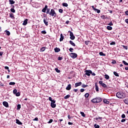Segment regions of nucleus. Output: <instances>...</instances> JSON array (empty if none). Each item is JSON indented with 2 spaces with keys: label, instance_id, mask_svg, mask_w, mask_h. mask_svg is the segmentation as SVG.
Segmentation results:
<instances>
[{
  "label": "nucleus",
  "instance_id": "obj_1",
  "mask_svg": "<svg viewBox=\"0 0 128 128\" xmlns=\"http://www.w3.org/2000/svg\"><path fill=\"white\" fill-rule=\"evenodd\" d=\"M46 14H49L50 16H54V18H56V11L54 8L51 9V10L50 8H48L47 11L46 12Z\"/></svg>",
  "mask_w": 128,
  "mask_h": 128
},
{
  "label": "nucleus",
  "instance_id": "obj_2",
  "mask_svg": "<svg viewBox=\"0 0 128 128\" xmlns=\"http://www.w3.org/2000/svg\"><path fill=\"white\" fill-rule=\"evenodd\" d=\"M116 96L118 98H124V94L122 92H118L116 93Z\"/></svg>",
  "mask_w": 128,
  "mask_h": 128
},
{
  "label": "nucleus",
  "instance_id": "obj_3",
  "mask_svg": "<svg viewBox=\"0 0 128 128\" xmlns=\"http://www.w3.org/2000/svg\"><path fill=\"white\" fill-rule=\"evenodd\" d=\"M70 58L74 59L76 58H78V54H76V53L71 52L70 54Z\"/></svg>",
  "mask_w": 128,
  "mask_h": 128
},
{
  "label": "nucleus",
  "instance_id": "obj_4",
  "mask_svg": "<svg viewBox=\"0 0 128 128\" xmlns=\"http://www.w3.org/2000/svg\"><path fill=\"white\" fill-rule=\"evenodd\" d=\"M68 32H70V40H74V38H76V37L74 35V33L72 32L71 31H70V30H69Z\"/></svg>",
  "mask_w": 128,
  "mask_h": 128
},
{
  "label": "nucleus",
  "instance_id": "obj_5",
  "mask_svg": "<svg viewBox=\"0 0 128 128\" xmlns=\"http://www.w3.org/2000/svg\"><path fill=\"white\" fill-rule=\"evenodd\" d=\"M98 82L99 84L102 86V88H108V86H106V84L103 83L102 81H99Z\"/></svg>",
  "mask_w": 128,
  "mask_h": 128
},
{
  "label": "nucleus",
  "instance_id": "obj_6",
  "mask_svg": "<svg viewBox=\"0 0 128 128\" xmlns=\"http://www.w3.org/2000/svg\"><path fill=\"white\" fill-rule=\"evenodd\" d=\"M85 72V74L86 76H90V74H92V71L91 70H86Z\"/></svg>",
  "mask_w": 128,
  "mask_h": 128
},
{
  "label": "nucleus",
  "instance_id": "obj_7",
  "mask_svg": "<svg viewBox=\"0 0 128 128\" xmlns=\"http://www.w3.org/2000/svg\"><path fill=\"white\" fill-rule=\"evenodd\" d=\"M42 12H48V6L46 5L44 8L42 10Z\"/></svg>",
  "mask_w": 128,
  "mask_h": 128
},
{
  "label": "nucleus",
  "instance_id": "obj_8",
  "mask_svg": "<svg viewBox=\"0 0 128 128\" xmlns=\"http://www.w3.org/2000/svg\"><path fill=\"white\" fill-rule=\"evenodd\" d=\"M2 104L6 108H8V102L6 101L3 102Z\"/></svg>",
  "mask_w": 128,
  "mask_h": 128
},
{
  "label": "nucleus",
  "instance_id": "obj_9",
  "mask_svg": "<svg viewBox=\"0 0 128 128\" xmlns=\"http://www.w3.org/2000/svg\"><path fill=\"white\" fill-rule=\"evenodd\" d=\"M71 88H72V85H70V84H68L66 88V90H70Z\"/></svg>",
  "mask_w": 128,
  "mask_h": 128
},
{
  "label": "nucleus",
  "instance_id": "obj_10",
  "mask_svg": "<svg viewBox=\"0 0 128 128\" xmlns=\"http://www.w3.org/2000/svg\"><path fill=\"white\" fill-rule=\"evenodd\" d=\"M47 18H48L44 19V22L46 26H48V20H46Z\"/></svg>",
  "mask_w": 128,
  "mask_h": 128
},
{
  "label": "nucleus",
  "instance_id": "obj_11",
  "mask_svg": "<svg viewBox=\"0 0 128 128\" xmlns=\"http://www.w3.org/2000/svg\"><path fill=\"white\" fill-rule=\"evenodd\" d=\"M82 82H78L75 84V88H78V86H82Z\"/></svg>",
  "mask_w": 128,
  "mask_h": 128
},
{
  "label": "nucleus",
  "instance_id": "obj_12",
  "mask_svg": "<svg viewBox=\"0 0 128 128\" xmlns=\"http://www.w3.org/2000/svg\"><path fill=\"white\" fill-rule=\"evenodd\" d=\"M96 100L97 104H98V102H102V98L100 97L96 98Z\"/></svg>",
  "mask_w": 128,
  "mask_h": 128
},
{
  "label": "nucleus",
  "instance_id": "obj_13",
  "mask_svg": "<svg viewBox=\"0 0 128 128\" xmlns=\"http://www.w3.org/2000/svg\"><path fill=\"white\" fill-rule=\"evenodd\" d=\"M60 36V42H62L64 40V35H62V34H61Z\"/></svg>",
  "mask_w": 128,
  "mask_h": 128
},
{
  "label": "nucleus",
  "instance_id": "obj_14",
  "mask_svg": "<svg viewBox=\"0 0 128 128\" xmlns=\"http://www.w3.org/2000/svg\"><path fill=\"white\" fill-rule=\"evenodd\" d=\"M16 124H20V126H22V122L20 121L18 119L16 120Z\"/></svg>",
  "mask_w": 128,
  "mask_h": 128
},
{
  "label": "nucleus",
  "instance_id": "obj_15",
  "mask_svg": "<svg viewBox=\"0 0 128 128\" xmlns=\"http://www.w3.org/2000/svg\"><path fill=\"white\" fill-rule=\"evenodd\" d=\"M50 106L52 108H54L56 106V104L55 103H50Z\"/></svg>",
  "mask_w": 128,
  "mask_h": 128
},
{
  "label": "nucleus",
  "instance_id": "obj_16",
  "mask_svg": "<svg viewBox=\"0 0 128 128\" xmlns=\"http://www.w3.org/2000/svg\"><path fill=\"white\" fill-rule=\"evenodd\" d=\"M28 20L26 19L24 21L22 24L23 26H26V24H28Z\"/></svg>",
  "mask_w": 128,
  "mask_h": 128
},
{
  "label": "nucleus",
  "instance_id": "obj_17",
  "mask_svg": "<svg viewBox=\"0 0 128 128\" xmlns=\"http://www.w3.org/2000/svg\"><path fill=\"white\" fill-rule=\"evenodd\" d=\"M54 52H60V48H54Z\"/></svg>",
  "mask_w": 128,
  "mask_h": 128
},
{
  "label": "nucleus",
  "instance_id": "obj_18",
  "mask_svg": "<svg viewBox=\"0 0 128 128\" xmlns=\"http://www.w3.org/2000/svg\"><path fill=\"white\" fill-rule=\"evenodd\" d=\"M92 102H93L94 104H98V102H97V101H96V98H93V99L92 100Z\"/></svg>",
  "mask_w": 128,
  "mask_h": 128
},
{
  "label": "nucleus",
  "instance_id": "obj_19",
  "mask_svg": "<svg viewBox=\"0 0 128 128\" xmlns=\"http://www.w3.org/2000/svg\"><path fill=\"white\" fill-rule=\"evenodd\" d=\"M69 42L71 46H76V44L72 41L70 40Z\"/></svg>",
  "mask_w": 128,
  "mask_h": 128
},
{
  "label": "nucleus",
  "instance_id": "obj_20",
  "mask_svg": "<svg viewBox=\"0 0 128 128\" xmlns=\"http://www.w3.org/2000/svg\"><path fill=\"white\" fill-rule=\"evenodd\" d=\"M99 54L101 56H106V54H104V52H99Z\"/></svg>",
  "mask_w": 128,
  "mask_h": 128
},
{
  "label": "nucleus",
  "instance_id": "obj_21",
  "mask_svg": "<svg viewBox=\"0 0 128 128\" xmlns=\"http://www.w3.org/2000/svg\"><path fill=\"white\" fill-rule=\"evenodd\" d=\"M103 102L104 104H110V101L106 100V99L104 100Z\"/></svg>",
  "mask_w": 128,
  "mask_h": 128
},
{
  "label": "nucleus",
  "instance_id": "obj_22",
  "mask_svg": "<svg viewBox=\"0 0 128 128\" xmlns=\"http://www.w3.org/2000/svg\"><path fill=\"white\" fill-rule=\"evenodd\" d=\"M95 88L96 92H98V84H95Z\"/></svg>",
  "mask_w": 128,
  "mask_h": 128
},
{
  "label": "nucleus",
  "instance_id": "obj_23",
  "mask_svg": "<svg viewBox=\"0 0 128 128\" xmlns=\"http://www.w3.org/2000/svg\"><path fill=\"white\" fill-rule=\"evenodd\" d=\"M10 17L11 18H12V20H14V14L12 13H11L10 14Z\"/></svg>",
  "mask_w": 128,
  "mask_h": 128
},
{
  "label": "nucleus",
  "instance_id": "obj_24",
  "mask_svg": "<svg viewBox=\"0 0 128 128\" xmlns=\"http://www.w3.org/2000/svg\"><path fill=\"white\" fill-rule=\"evenodd\" d=\"M4 32H6V36H10V31L6 30Z\"/></svg>",
  "mask_w": 128,
  "mask_h": 128
},
{
  "label": "nucleus",
  "instance_id": "obj_25",
  "mask_svg": "<svg viewBox=\"0 0 128 128\" xmlns=\"http://www.w3.org/2000/svg\"><path fill=\"white\" fill-rule=\"evenodd\" d=\"M10 4H14L16 2L14 0H9Z\"/></svg>",
  "mask_w": 128,
  "mask_h": 128
},
{
  "label": "nucleus",
  "instance_id": "obj_26",
  "mask_svg": "<svg viewBox=\"0 0 128 128\" xmlns=\"http://www.w3.org/2000/svg\"><path fill=\"white\" fill-rule=\"evenodd\" d=\"M70 98V95L68 94L64 97V100H68V98Z\"/></svg>",
  "mask_w": 128,
  "mask_h": 128
},
{
  "label": "nucleus",
  "instance_id": "obj_27",
  "mask_svg": "<svg viewBox=\"0 0 128 128\" xmlns=\"http://www.w3.org/2000/svg\"><path fill=\"white\" fill-rule=\"evenodd\" d=\"M104 78H106V80H110V76L106 74L104 75Z\"/></svg>",
  "mask_w": 128,
  "mask_h": 128
},
{
  "label": "nucleus",
  "instance_id": "obj_28",
  "mask_svg": "<svg viewBox=\"0 0 128 128\" xmlns=\"http://www.w3.org/2000/svg\"><path fill=\"white\" fill-rule=\"evenodd\" d=\"M113 74L115 76H120V75L118 72H114Z\"/></svg>",
  "mask_w": 128,
  "mask_h": 128
},
{
  "label": "nucleus",
  "instance_id": "obj_29",
  "mask_svg": "<svg viewBox=\"0 0 128 128\" xmlns=\"http://www.w3.org/2000/svg\"><path fill=\"white\" fill-rule=\"evenodd\" d=\"M106 28L108 30H112V27L110 26H107Z\"/></svg>",
  "mask_w": 128,
  "mask_h": 128
},
{
  "label": "nucleus",
  "instance_id": "obj_30",
  "mask_svg": "<svg viewBox=\"0 0 128 128\" xmlns=\"http://www.w3.org/2000/svg\"><path fill=\"white\" fill-rule=\"evenodd\" d=\"M22 108V106H21L20 104H18L17 105L16 110H20V108Z\"/></svg>",
  "mask_w": 128,
  "mask_h": 128
},
{
  "label": "nucleus",
  "instance_id": "obj_31",
  "mask_svg": "<svg viewBox=\"0 0 128 128\" xmlns=\"http://www.w3.org/2000/svg\"><path fill=\"white\" fill-rule=\"evenodd\" d=\"M10 10L11 12H13V13L16 12V10L14 8H11Z\"/></svg>",
  "mask_w": 128,
  "mask_h": 128
},
{
  "label": "nucleus",
  "instance_id": "obj_32",
  "mask_svg": "<svg viewBox=\"0 0 128 128\" xmlns=\"http://www.w3.org/2000/svg\"><path fill=\"white\" fill-rule=\"evenodd\" d=\"M124 102L126 104H128V98L124 100Z\"/></svg>",
  "mask_w": 128,
  "mask_h": 128
},
{
  "label": "nucleus",
  "instance_id": "obj_33",
  "mask_svg": "<svg viewBox=\"0 0 128 128\" xmlns=\"http://www.w3.org/2000/svg\"><path fill=\"white\" fill-rule=\"evenodd\" d=\"M94 12H97V14H100V10H98V9H95V10H94Z\"/></svg>",
  "mask_w": 128,
  "mask_h": 128
},
{
  "label": "nucleus",
  "instance_id": "obj_34",
  "mask_svg": "<svg viewBox=\"0 0 128 128\" xmlns=\"http://www.w3.org/2000/svg\"><path fill=\"white\" fill-rule=\"evenodd\" d=\"M122 64H124L125 66H128V63L126 62V61L124 60H122Z\"/></svg>",
  "mask_w": 128,
  "mask_h": 128
},
{
  "label": "nucleus",
  "instance_id": "obj_35",
  "mask_svg": "<svg viewBox=\"0 0 128 128\" xmlns=\"http://www.w3.org/2000/svg\"><path fill=\"white\" fill-rule=\"evenodd\" d=\"M17 92H18V90H16V89H14L13 90L14 94H16Z\"/></svg>",
  "mask_w": 128,
  "mask_h": 128
},
{
  "label": "nucleus",
  "instance_id": "obj_36",
  "mask_svg": "<svg viewBox=\"0 0 128 128\" xmlns=\"http://www.w3.org/2000/svg\"><path fill=\"white\" fill-rule=\"evenodd\" d=\"M10 86H14L16 84V82H10L9 83Z\"/></svg>",
  "mask_w": 128,
  "mask_h": 128
},
{
  "label": "nucleus",
  "instance_id": "obj_37",
  "mask_svg": "<svg viewBox=\"0 0 128 128\" xmlns=\"http://www.w3.org/2000/svg\"><path fill=\"white\" fill-rule=\"evenodd\" d=\"M44 50H46V47H42L40 48V51L41 52H44Z\"/></svg>",
  "mask_w": 128,
  "mask_h": 128
},
{
  "label": "nucleus",
  "instance_id": "obj_38",
  "mask_svg": "<svg viewBox=\"0 0 128 128\" xmlns=\"http://www.w3.org/2000/svg\"><path fill=\"white\" fill-rule=\"evenodd\" d=\"M55 70L56 72H58V73L60 72V70H58V68H56Z\"/></svg>",
  "mask_w": 128,
  "mask_h": 128
},
{
  "label": "nucleus",
  "instance_id": "obj_39",
  "mask_svg": "<svg viewBox=\"0 0 128 128\" xmlns=\"http://www.w3.org/2000/svg\"><path fill=\"white\" fill-rule=\"evenodd\" d=\"M81 116H83V118H84L86 116V114H84V112H80Z\"/></svg>",
  "mask_w": 128,
  "mask_h": 128
},
{
  "label": "nucleus",
  "instance_id": "obj_40",
  "mask_svg": "<svg viewBox=\"0 0 128 128\" xmlns=\"http://www.w3.org/2000/svg\"><path fill=\"white\" fill-rule=\"evenodd\" d=\"M94 128H100V126L98 125L97 124H94Z\"/></svg>",
  "mask_w": 128,
  "mask_h": 128
},
{
  "label": "nucleus",
  "instance_id": "obj_41",
  "mask_svg": "<svg viewBox=\"0 0 128 128\" xmlns=\"http://www.w3.org/2000/svg\"><path fill=\"white\" fill-rule=\"evenodd\" d=\"M89 96H90V94H89L88 93H86V94H84L85 98H88Z\"/></svg>",
  "mask_w": 128,
  "mask_h": 128
},
{
  "label": "nucleus",
  "instance_id": "obj_42",
  "mask_svg": "<svg viewBox=\"0 0 128 128\" xmlns=\"http://www.w3.org/2000/svg\"><path fill=\"white\" fill-rule=\"evenodd\" d=\"M82 88H87V86H88V85H86V84H82Z\"/></svg>",
  "mask_w": 128,
  "mask_h": 128
},
{
  "label": "nucleus",
  "instance_id": "obj_43",
  "mask_svg": "<svg viewBox=\"0 0 128 128\" xmlns=\"http://www.w3.org/2000/svg\"><path fill=\"white\" fill-rule=\"evenodd\" d=\"M62 6H66V7L68 6V4L67 3L64 2V3L62 4Z\"/></svg>",
  "mask_w": 128,
  "mask_h": 128
},
{
  "label": "nucleus",
  "instance_id": "obj_44",
  "mask_svg": "<svg viewBox=\"0 0 128 128\" xmlns=\"http://www.w3.org/2000/svg\"><path fill=\"white\" fill-rule=\"evenodd\" d=\"M15 94H16V96H20V92H18Z\"/></svg>",
  "mask_w": 128,
  "mask_h": 128
},
{
  "label": "nucleus",
  "instance_id": "obj_45",
  "mask_svg": "<svg viewBox=\"0 0 128 128\" xmlns=\"http://www.w3.org/2000/svg\"><path fill=\"white\" fill-rule=\"evenodd\" d=\"M125 86H126V88H128V80L125 81Z\"/></svg>",
  "mask_w": 128,
  "mask_h": 128
},
{
  "label": "nucleus",
  "instance_id": "obj_46",
  "mask_svg": "<svg viewBox=\"0 0 128 128\" xmlns=\"http://www.w3.org/2000/svg\"><path fill=\"white\" fill-rule=\"evenodd\" d=\"M110 46H114L116 44V42H112L110 43Z\"/></svg>",
  "mask_w": 128,
  "mask_h": 128
},
{
  "label": "nucleus",
  "instance_id": "obj_47",
  "mask_svg": "<svg viewBox=\"0 0 128 128\" xmlns=\"http://www.w3.org/2000/svg\"><path fill=\"white\" fill-rule=\"evenodd\" d=\"M54 122V120L52 119H50L48 122V124H52Z\"/></svg>",
  "mask_w": 128,
  "mask_h": 128
},
{
  "label": "nucleus",
  "instance_id": "obj_48",
  "mask_svg": "<svg viewBox=\"0 0 128 128\" xmlns=\"http://www.w3.org/2000/svg\"><path fill=\"white\" fill-rule=\"evenodd\" d=\"M41 34H46V31L44 30H42V31Z\"/></svg>",
  "mask_w": 128,
  "mask_h": 128
},
{
  "label": "nucleus",
  "instance_id": "obj_49",
  "mask_svg": "<svg viewBox=\"0 0 128 128\" xmlns=\"http://www.w3.org/2000/svg\"><path fill=\"white\" fill-rule=\"evenodd\" d=\"M58 12L60 14H62L64 10H62V9H59Z\"/></svg>",
  "mask_w": 128,
  "mask_h": 128
},
{
  "label": "nucleus",
  "instance_id": "obj_50",
  "mask_svg": "<svg viewBox=\"0 0 128 128\" xmlns=\"http://www.w3.org/2000/svg\"><path fill=\"white\" fill-rule=\"evenodd\" d=\"M122 48H124L125 50H128V46H126L124 45H122Z\"/></svg>",
  "mask_w": 128,
  "mask_h": 128
},
{
  "label": "nucleus",
  "instance_id": "obj_51",
  "mask_svg": "<svg viewBox=\"0 0 128 128\" xmlns=\"http://www.w3.org/2000/svg\"><path fill=\"white\" fill-rule=\"evenodd\" d=\"M88 42H90V41H85L84 44H86V46H88Z\"/></svg>",
  "mask_w": 128,
  "mask_h": 128
},
{
  "label": "nucleus",
  "instance_id": "obj_52",
  "mask_svg": "<svg viewBox=\"0 0 128 128\" xmlns=\"http://www.w3.org/2000/svg\"><path fill=\"white\" fill-rule=\"evenodd\" d=\"M70 52H74V49L72 48H70L69 49Z\"/></svg>",
  "mask_w": 128,
  "mask_h": 128
},
{
  "label": "nucleus",
  "instance_id": "obj_53",
  "mask_svg": "<svg viewBox=\"0 0 128 128\" xmlns=\"http://www.w3.org/2000/svg\"><path fill=\"white\" fill-rule=\"evenodd\" d=\"M121 116H122V118H125L126 114H122Z\"/></svg>",
  "mask_w": 128,
  "mask_h": 128
},
{
  "label": "nucleus",
  "instance_id": "obj_54",
  "mask_svg": "<svg viewBox=\"0 0 128 128\" xmlns=\"http://www.w3.org/2000/svg\"><path fill=\"white\" fill-rule=\"evenodd\" d=\"M62 58H63L62 56V57L60 56L58 58V60H62Z\"/></svg>",
  "mask_w": 128,
  "mask_h": 128
},
{
  "label": "nucleus",
  "instance_id": "obj_55",
  "mask_svg": "<svg viewBox=\"0 0 128 128\" xmlns=\"http://www.w3.org/2000/svg\"><path fill=\"white\" fill-rule=\"evenodd\" d=\"M108 24V26H114V24H112V22H110V24Z\"/></svg>",
  "mask_w": 128,
  "mask_h": 128
},
{
  "label": "nucleus",
  "instance_id": "obj_56",
  "mask_svg": "<svg viewBox=\"0 0 128 128\" xmlns=\"http://www.w3.org/2000/svg\"><path fill=\"white\" fill-rule=\"evenodd\" d=\"M33 120H36V122H38V117H36L34 118V119Z\"/></svg>",
  "mask_w": 128,
  "mask_h": 128
},
{
  "label": "nucleus",
  "instance_id": "obj_57",
  "mask_svg": "<svg viewBox=\"0 0 128 128\" xmlns=\"http://www.w3.org/2000/svg\"><path fill=\"white\" fill-rule=\"evenodd\" d=\"M56 102V100H52L51 101V104H55Z\"/></svg>",
  "mask_w": 128,
  "mask_h": 128
},
{
  "label": "nucleus",
  "instance_id": "obj_58",
  "mask_svg": "<svg viewBox=\"0 0 128 128\" xmlns=\"http://www.w3.org/2000/svg\"><path fill=\"white\" fill-rule=\"evenodd\" d=\"M4 54V52H0V56H2Z\"/></svg>",
  "mask_w": 128,
  "mask_h": 128
},
{
  "label": "nucleus",
  "instance_id": "obj_59",
  "mask_svg": "<svg viewBox=\"0 0 128 128\" xmlns=\"http://www.w3.org/2000/svg\"><path fill=\"white\" fill-rule=\"evenodd\" d=\"M101 18L103 19L104 20V18H106V16L104 15H103L101 16Z\"/></svg>",
  "mask_w": 128,
  "mask_h": 128
},
{
  "label": "nucleus",
  "instance_id": "obj_60",
  "mask_svg": "<svg viewBox=\"0 0 128 128\" xmlns=\"http://www.w3.org/2000/svg\"><path fill=\"white\" fill-rule=\"evenodd\" d=\"M80 92H84V88H82V89H80Z\"/></svg>",
  "mask_w": 128,
  "mask_h": 128
},
{
  "label": "nucleus",
  "instance_id": "obj_61",
  "mask_svg": "<svg viewBox=\"0 0 128 128\" xmlns=\"http://www.w3.org/2000/svg\"><path fill=\"white\" fill-rule=\"evenodd\" d=\"M48 100L50 102H52V97H49Z\"/></svg>",
  "mask_w": 128,
  "mask_h": 128
},
{
  "label": "nucleus",
  "instance_id": "obj_62",
  "mask_svg": "<svg viewBox=\"0 0 128 128\" xmlns=\"http://www.w3.org/2000/svg\"><path fill=\"white\" fill-rule=\"evenodd\" d=\"M124 14H126V16H128V10L127 11H126L124 12Z\"/></svg>",
  "mask_w": 128,
  "mask_h": 128
},
{
  "label": "nucleus",
  "instance_id": "obj_63",
  "mask_svg": "<svg viewBox=\"0 0 128 128\" xmlns=\"http://www.w3.org/2000/svg\"><path fill=\"white\" fill-rule=\"evenodd\" d=\"M126 122V119H122L121 120V122Z\"/></svg>",
  "mask_w": 128,
  "mask_h": 128
},
{
  "label": "nucleus",
  "instance_id": "obj_64",
  "mask_svg": "<svg viewBox=\"0 0 128 128\" xmlns=\"http://www.w3.org/2000/svg\"><path fill=\"white\" fill-rule=\"evenodd\" d=\"M125 22H126V24H128V19L125 20Z\"/></svg>",
  "mask_w": 128,
  "mask_h": 128
}]
</instances>
